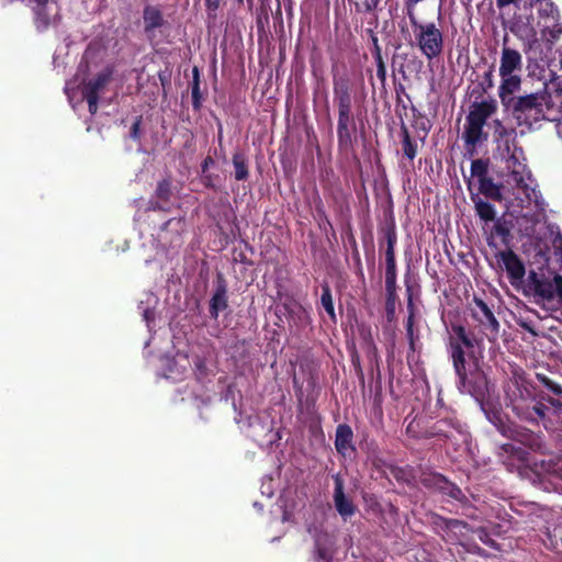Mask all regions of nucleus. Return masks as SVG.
I'll use <instances>...</instances> for the list:
<instances>
[{
  "mask_svg": "<svg viewBox=\"0 0 562 562\" xmlns=\"http://www.w3.org/2000/svg\"><path fill=\"white\" fill-rule=\"evenodd\" d=\"M522 150L507 156L506 182L508 191L503 204L508 215L516 220L519 229L529 236L544 211V201L537 190V183L525 164Z\"/></svg>",
  "mask_w": 562,
  "mask_h": 562,
  "instance_id": "nucleus-1",
  "label": "nucleus"
},
{
  "mask_svg": "<svg viewBox=\"0 0 562 562\" xmlns=\"http://www.w3.org/2000/svg\"><path fill=\"white\" fill-rule=\"evenodd\" d=\"M454 337L451 339V357L453 367L459 378L458 389L462 393L470 394L481 405L486 418L503 434L507 435L508 430L505 426L501 412L492 408L488 403H484L483 398L488 391L487 380L480 367L476 358L465 357L463 347L472 348L473 342L462 326L452 328Z\"/></svg>",
  "mask_w": 562,
  "mask_h": 562,
  "instance_id": "nucleus-2",
  "label": "nucleus"
},
{
  "mask_svg": "<svg viewBox=\"0 0 562 562\" xmlns=\"http://www.w3.org/2000/svg\"><path fill=\"white\" fill-rule=\"evenodd\" d=\"M522 57L513 48L504 46L501 53L498 74L501 85L498 97L505 106L510 105L514 93L518 92L521 86Z\"/></svg>",
  "mask_w": 562,
  "mask_h": 562,
  "instance_id": "nucleus-3",
  "label": "nucleus"
},
{
  "mask_svg": "<svg viewBox=\"0 0 562 562\" xmlns=\"http://www.w3.org/2000/svg\"><path fill=\"white\" fill-rule=\"evenodd\" d=\"M414 36L422 54L429 60L439 57L443 50V34L432 22L419 23L414 13H409Z\"/></svg>",
  "mask_w": 562,
  "mask_h": 562,
  "instance_id": "nucleus-4",
  "label": "nucleus"
},
{
  "mask_svg": "<svg viewBox=\"0 0 562 562\" xmlns=\"http://www.w3.org/2000/svg\"><path fill=\"white\" fill-rule=\"evenodd\" d=\"M528 288L537 301H541L551 308L562 306V277L546 278L531 271L528 276Z\"/></svg>",
  "mask_w": 562,
  "mask_h": 562,
  "instance_id": "nucleus-5",
  "label": "nucleus"
},
{
  "mask_svg": "<svg viewBox=\"0 0 562 562\" xmlns=\"http://www.w3.org/2000/svg\"><path fill=\"white\" fill-rule=\"evenodd\" d=\"M109 78L110 71L104 70L100 72L94 80L88 82L80 92L77 91L76 81L67 82L65 91L72 108L76 109L75 99L78 94V101L81 102L83 99H86L88 102L89 112L94 114L98 110V94L106 85Z\"/></svg>",
  "mask_w": 562,
  "mask_h": 562,
  "instance_id": "nucleus-6",
  "label": "nucleus"
},
{
  "mask_svg": "<svg viewBox=\"0 0 562 562\" xmlns=\"http://www.w3.org/2000/svg\"><path fill=\"white\" fill-rule=\"evenodd\" d=\"M518 119L540 121L547 117L549 110V98L546 93H533L520 97L517 100L513 98L510 105Z\"/></svg>",
  "mask_w": 562,
  "mask_h": 562,
  "instance_id": "nucleus-7",
  "label": "nucleus"
},
{
  "mask_svg": "<svg viewBox=\"0 0 562 562\" xmlns=\"http://www.w3.org/2000/svg\"><path fill=\"white\" fill-rule=\"evenodd\" d=\"M474 303L473 317L479 322L486 338L491 342H495L498 338L499 323L482 300L475 299Z\"/></svg>",
  "mask_w": 562,
  "mask_h": 562,
  "instance_id": "nucleus-8",
  "label": "nucleus"
},
{
  "mask_svg": "<svg viewBox=\"0 0 562 562\" xmlns=\"http://www.w3.org/2000/svg\"><path fill=\"white\" fill-rule=\"evenodd\" d=\"M495 136L497 142V157L504 167H507V156L514 154L515 150H522L515 146L513 139V133L508 132L499 121H495Z\"/></svg>",
  "mask_w": 562,
  "mask_h": 562,
  "instance_id": "nucleus-9",
  "label": "nucleus"
},
{
  "mask_svg": "<svg viewBox=\"0 0 562 562\" xmlns=\"http://www.w3.org/2000/svg\"><path fill=\"white\" fill-rule=\"evenodd\" d=\"M501 169H502L501 172H502V177H503L502 184H496L488 178H482L479 180V182H480L479 189H480V192L482 194H484L485 196L503 203L504 198H506V192L508 191V184L506 182L507 170L504 169V164H502Z\"/></svg>",
  "mask_w": 562,
  "mask_h": 562,
  "instance_id": "nucleus-10",
  "label": "nucleus"
},
{
  "mask_svg": "<svg viewBox=\"0 0 562 562\" xmlns=\"http://www.w3.org/2000/svg\"><path fill=\"white\" fill-rule=\"evenodd\" d=\"M501 260L512 283L520 282L525 276V267L520 259L509 250L501 254Z\"/></svg>",
  "mask_w": 562,
  "mask_h": 562,
  "instance_id": "nucleus-11",
  "label": "nucleus"
},
{
  "mask_svg": "<svg viewBox=\"0 0 562 562\" xmlns=\"http://www.w3.org/2000/svg\"><path fill=\"white\" fill-rule=\"evenodd\" d=\"M167 370L164 372L166 379L179 381L190 367L188 357L183 353H178L173 359H166Z\"/></svg>",
  "mask_w": 562,
  "mask_h": 562,
  "instance_id": "nucleus-12",
  "label": "nucleus"
},
{
  "mask_svg": "<svg viewBox=\"0 0 562 562\" xmlns=\"http://www.w3.org/2000/svg\"><path fill=\"white\" fill-rule=\"evenodd\" d=\"M497 109L495 100L482 101L480 103H474L471 106L470 113L467 117V121H472L474 123L485 125L486 120L495 113Z\"/></svg>",
  "mask_w": 562,
  "mask_h": 562,
  "instance_id": "nucleus-13",
  "label": "nucleus"
},
{
  "mask_svg": "<svg viewBox=\"0 0 562 562\" xmlns=\"http://www.w3.org/2000/svg\"><path fill=\"white\" fill-rule=\"evenodd\" d=\"M334 502L337 512L345 518L350 517L355 513V506L350 499L345 496L341 479L335 476Z\"/></svg>",
  "mask_w": 562,
  "mask_h": 562,
  "instance_id": "nucleus-14",
  "label": "nucleus"
},
{
  "mask_svg": "<svg viewBox=\"0 0 562 562\" xmlns=\"http://www.w3.org/2000/svg\"><path fill=\"white\" fill-rule=\"evenodd\" d=\"M333 536L324 532L315 538V547L317 551L318 562H330L333 559Z\"/></svg>",
  "mask_w": 562,
  "mask_h": 562,
  "instance_id": "nucleus-15",
  "label": "nucleus"
},
{
  "mask_svg": "<svg viewBox=\"0 0 562 562\" xmlns=\"http://www.w3.org/2000/svg\"><path fill=\"white\" fill-rule=\"evenodd\" d=\"M513 409L516 414L527 420H536L537 418H542L544 416V411L542 405H533L529 407L526 403V400L522 403H517L516 401H512Z\"/></svg>",
  "mask_w": 562,
  "mask_h": 562,
  "instance_id": "nucleus-16",
  "label": "nucleus"
},
{
  "mask_svg": "<svg viewBox=\"0 0 562 562\" xmlns=\"http://www.w3.org/2000/svg\"><path fill=\"white\" fill-rule=\"evenodd\" d=\"M352 431L347 425H339L336 430L335 447L341 454H347L351 449Z\"/></svg>",
  "mask_w": 562,
  "mask_h": 562,
  "instance_id": "nucleus-17",
  "label": "nucleus"
},
{
  "mask_svg": "<svg viewBox=\"0 0 562 562\" xmlns=\"http://www.w3.org/2000/svg\"><path fill=\"white\" fill-rule=\"evenodd\" d=\"M144 27L147 33L162 25L164 19L161 12L155 7H146L144 9Z\"/></svg>",
  "mask_w": 562,
  "mask_h": 562,
  "instance_id": "nucleus-18",
  "label": "nucleus"
},
{
  "mask_svg": "<svg viewBox=\"0 0 562 562\" xmlns=\"http://www.w3.org/2000/svg\"><path fill=\"white\" fill-rule=\"evenodd\" d=\"M483 137V125L467 121L464 139L468 145L475 146Z\"/></svg>",
  "mask_w": 562,
  "mask_h": 562,
  "instance_id": "nucleus-19",
  "label": "nucleus"
},
{
  "mask_svg": "<svg viewBox=\"0 0 562 562\" xmlns=\"http://www.w3.org/2000/svg\"><path fill=\"white\" fill-rule=\"evenodd\" d=\"M561 33L562 26L557 22V16H552L550 21H546L542 29V35L547 41L551 43L557 41Z\"/></svg>",
  "mask_w": 562,
  "mask_h": 562,
  "instance_id": "nucleus-20",
  "label": "nucleus"
},
{
  "mask_svg": "<svg viewBox=\"0 0 562 562\" xmlns=\"http://www.w3.org/2000/svg\"><path fill=\"white\" fill-rule=\"evenodd\" d=\"M475 203V211L481 220L485 222H492L495 218V210L492 204L488 202L483 201L482 199L477 198L474 200Z\"/></svg>",
  "mask_w": 562,
  "mask_h": 562,
  "instance_id": "nucleus-21",
  "label": "nucleus"
},
{
  "mask_svg": "<svg viewBox=\"0 0 562 562\" xmlns=\"http://www.w3.org/2000/svg\"><path fill=\"white\" fill-rule=\"evenodd\" d=\"M233 165L235 168V179L245 180L248 177L247 159L245 155L241 153L234 154Z\"/></svg>",
  "mask_w": 562,
  "mask_h": 562,
  "instance_id": "nucleus-22",
  "label": "nucleus"
},
{
  "mask_svg": "<svg viewBox=\"0 0 562 562\" xmlns=\"http://www.w3.org/2000/svg\"><path fill=\"white\" fill-rule=\"evenodd\" d=\"M321 301H322L323 307L325 308L327 314L330 316V318L335 319V308H334L331 293H330V290L328 286H325L323 289Z\"/></svg>",
  "mask_w": 562,
  "mask_h": 562,
  "instance_id": "nucleus-23",
  "label": "nucleus"
},
{
  "mask_svg": "<svg viewBox=\"0 0 562 562\" xmlns=\"http://www.w3.org/2000/svg\"><path fill=\"white\" fill-rule=\"evenodd\" d=\"M407 307H408V311H409V316H408L407 324H406V331H407V336H408V339H409V342H411V347L414 348V329H413V326H414L415 311H414V306H413L412 300H409Z\"/></svg>",
  "mask_w": 562,
  "mask_h": 562,
  "instance_id": "nucleus-24",
  "label": "nucleus"
},
{
  "mask_svg": "<svg viewBox=\"0 0 562 562\" xmlns=\"http://www.w3.org/2000/svg\"><path fill=\"white\" fill-rule=\"evenodd\" d=\"M538 11L547 16L546 21H550L552 16H557L555 8L550 0L541 1V3H539Z\"/></svg>",
  "mask_w": 562,
  "mask_h": 562,
  "instance_id": "nucleus-25",
  "label": "nucleus"
},
{
  "mask_svg": "<svg viewBox=\"0 0 562 562\" xmlns=\"http://www.w3.org/2000/svg\"><path fill=\"white\" fill-rule=\"evenodd\" d=\"M471 172H472V176L477 177L479 180L482 178H486L485 177V175H486L485 162L481 159L473 160L471 164Z\"/></svg>",
  "mask_w": 562,
  "mask_h": 562,
  "instance_id": "nucleus-26",
  "label": "nucleus"
},
{
  "mask_svg": "<svg viewBox=\"0 0 562 562\" xmlns=\"http://www.w3.org/2000/svg\"><path fill=\"white\" fill-rule=\"evenodd\" d=\"M502 450L504 451V453L509 454L510 458H516L519 461H522L525 459L524 451L519 447H516L513 443L503 445Z\"/></svg>",
  "mask_w": 562,
  "mask_h": 562,
  "instance_id": "nucleus-27",
  "label": "nucleus"
},
{
  "mask_svg": "<svg viewBox=\"0 0 562 562\" xmlns=\"http://www.w3.org/2000/svg\"><path fill=\"white\" fill-rule=\"evenodd\" d=\"M339 114L340 116H350V98L347 91L339 97Z\"/></svg>",
  "mask_w": 562,
  "mask_h": 562,
  "instance_id": "nucleus-28",
  "label": "nucleus"
},
{
  "mask_svg": "<svg viewBox=\"0 0 562 562\" xmlns=\"http://www.w3.org/2000/svg\"><path fill=\"white\" fill-rule=\"evenodd\" d=\"M403 151L408 159H414L416 156V145L412 143L409 136L406 134L403 140Z\"/></svg>",
  "mask_w": 562,
  "mask_h": 562,
  "instance_id": "nucleus-29",
  "label": "nucleus"
},
{
  "mask_svg": "<svg viewBox=\"0 0 562 562\" xmlns=\"http://www.w3.org/2000/svg\"><path fill=\"white\" fill-rule=\"evenodd\" d=\"M448 528L454 533H460L462 537H465L468 532L467 525L459 520H451L448 524Z\"/></svg>",
  "mask_w": 562,
  "mask_h": 562,
  "instance_id": "nucleus-30",
  "label": "nucleus"
},
{
  "mask_svg": "<svg viewBox=\"0 0 562 562\" xmlns=\"http://www.w3.org/2000/svg\"><path fill=\"white\" fill-rule=\"evenodd\" d=\"M170 193V183L166 180L158 183L156 194L159 199L167 200Z\"/></svg>",
  "mask_w": 562,
  "mask_h": 562,
  "instance_id": "nucleus-31",
  "label": "nucleus"
},
{
  "mask_svg": "<svg viewBox=\"0 0 562 562\" xmlns=\"http://www.w3.org/2000/svg\"><path fill=\"white\" fill-rule=\"evenodd\" d=\"M193 75H194V82H193V87H192V98H193L194 106H198L199 100H200V87H199V79H198L199 71H198L196 67L193 69Z\"/></svg>",
  "mask_w": 562,
  "mask_h": 562,
  "instance_id": "nucleus-32",
  "label": "nucleus"
},
{
  "mask_svg": "<svg viewBox=\"0 0 562 562\" xmlns=\"http://www.w3.org/2000/svg\"><path fill=\"white\" fill-rule=\"evenodd\" d=\"M386 263H387V279L390 278V274L392 273L393 274V270H394V257H393V251H392V248L390 247L387 249V254H386Z\"/></svg>",
  "mask_w": 562,
  "mask_h": 562,
  "instance_id": "nucleus-33",
  "label": "nucleus"
},
{
  "mask_svg": "<svg viewBox=\"0 0 562 562\" xmlns=\"http://www.w3.org/2000/svg\"><path fill=\"white\" fill-rule=\"evenodd\" d=\"M349 117L350 116H348V115H346V116H340L339 115V119H338V132H339L340 135L342 134V131H347Z\"/></svg>",
  "mask_w": 562,
  "mask_h": 562,
  "instance_id": "nucleus-34",
  "label": "nucleus"
},
{
  "mask_svg": "<svg viewBox=\"0 0 562 562\" xmlns=\"http://www.w3.org/2000/svg\"><path fill=\"white\" fill-rule=\"evenodd\" d=\"M131 137L137 139L139 137V122H135L131 130Z\"/></svg>",
  "mask_w": 562,
  "mask_h": 562,
  "instance_id": "nucleus-35",
  "label": "nucleus"
},
{
  "mask_svg": "<svg viewBox=\"0 0 562 562\" xmlns=\"http://www.w3.org/2000/svg\"><path fill=\"white\" fill-rule=\"evenodd\" d=\"M378 76L382 79L385 77V67L381 59L379 60L378 65Z\"/></svg>",
  "mask_w": 562,
  "mask_h": 562,
  "instance_id": "nucleus-36",
  "label": "nucleus"
},
{
  "mask_svg": "<svg viewBox=\"0 0 562 562\" xmlns=\"http://www.w3.org/2000/svg\"><path fill=\"white\" fill-rule=\"evenodd\" d=\"M214 164V160L211 157L204 159L202 164V171L205 172L210 166Z\"/></svg>",
  "mask_w": 562,
  "mask_h": 562,
  "instance_id": "nucleus-37",
  "label": "nucleus"
},
{
  "mask_svg": "<svg viewBox=\"0 0 562 562\" xmlns=\"http://www.w3.org/2000/svg\"><path fill=\"white\" fill-rule=\"evenodd\" d=\"M207 8L211 10H216L220 4V0H206Z\"/></svg>",
  "mask_w": 562,
  "mask_h": 562,
  "instance_id": "nucleus-38",
  "label": "nucleus"
},
{
  "mask_svg": "<svg viewBox=\"0 0 562 562\" xmlns=\"http://www.w3.org/2000/svg\"><path fill=\"white\" fill-rule=\"evenodd\" d=\"M262 493L267 494L269 497L273 495V490L271 488L270 484L266 486V484H262Z\"/></svg>",
  "mask_w": 562,
  "mask_h": 562,
  "instance_id": "nucleus-39",
  "label": "nucleus"
},
{
  "mask_svg": "<svg viewBox=\"0 0 562 562\" xmlns=\"http://www.w3.org/2000/svg\"><path fill=\"white\" fill-rule=\"evenodd\" d=\"M499 8L515 3L517 0H496Z\"/></svg>",
  "mask_w": 562,
  "mask_h": 562,
  "instance_id": "nucleus-40",
  "label": "nucleus"
},
{
  "mask_svg": "<svg viewBox=\"0 0 562 562\" xmlns=\"http://www.w3.org/2000/svg\"><path fill=\"white\" fill-rule=\"evenodd\" d=\"M143 315H144L145 321L149 325V321L153 317V312L147 307V308L144 310Z\"/></svg>",
  "mask_w": 562,
  "mask_h": 562,
  "instance_id": "nucleus-41",
  "label": "nucleus"
},
{
  "mask_svg": "<svg viewBox=\"0 0 562 562\" xmlns=\"http://www.w3.org/2000/svg\"><path fill=\"white\" fill-rule=\"evenodd\" d=\"M379 0H369L367 1L366 5L367 9L371 10L374 9L378 5Z\"/></svg>",
  "mask_w": 562,
  "mask_h": 562,
  "instance_id": "nucleus-42",
  "label": "nucleus"
},
{
  "mask_svg": "<svg viewBox=\"0 0 562 562\" xmlns=\"http://www.w3.org/2000/svg\"><path fill=\"white\" fill-rule=\"evenodd\" d=\"M221 302H222V297H221V296H217V295H216V296H214V297H213L212 307H213L214 310H216V308L218 307V305H220V303H221Z\"/></svg>",
  "mask_w": 562,
  "mask_h": 562,
  "instance_id": "nucleus-43",
  "label": "nucleus"
},
{
  "mask_svg": "<svg viewBox=\"0 0 562 562\" xmlns=\"http://www.w3.org/2000/svg\"><path fill=\"white\" fill-rule=\"evenodd\" d=\"M555 92H557V97L562 100V81H560L558 83Z\"/></svg>",
  "mask_w": 562,
  "mask_h": 562,
  "instance_id": "nucleus-44",
  "label": "nucleus"
},
{
  "mask_svg": "<svg viewBox=\"0 0 562 562\" xmlns=\"http://www.w3.org/2000/svg\"><path fill=\"white\" fill-rule=\"evenodd\" d=\"M507 397H509V398H510V402H512V401H516L517 403H522V401H525L524 398H521V400L512 398V397H510V394H507Z\"/></svg>",
  "mask_w": 562,
  "mask_h": 562,
  "instance_id": "nucleus-45",
  "label": "nucleus"
},
{
  "mask_svg": "<svg viewBox=\"0 0 562 562\" xmlns=\"http://www.w3.org/2000/svg\"><path fill=\"white\" fill-rule=\"evenodd\" d=\"M533 43H536V40L533 42L528 43V47L526 48V52L532 49Z\"/></svg>",
  "mask_w": 562,
  "mask_h": 562,
  "instance_id": "nucleus-46",
  "label": "nucleus"
},
{
  "mask_svg": "<svg viewBox=\"0 0 562 562\" xmlns=\"http://www.w3.org/2000/svg\"><path fill=\"white\" fill-rule=\"evenodd\" d=\"M150 301H154V302H155V301H156L155 296H150V297L148 299V303H150Z\"/></svg>",
  "mask_w": 562,
  "mask_h": 562,
  "instance_id": "nucleus-47",
  "label": "nucleus"
},
{
  "mask_svg": "<svg viewBox=\"0 0 562 562\" xmlns=\"http://www.w3.org/2000/svg\"><path fill=\"white\" fill-rule=\"evenodd\" d=\"M488 86H490V87H492V86H493V81H492V79H490Z\"/></svg>",
  "mask_w": 562,
  "mask_h": 562,
  "instance_id": "nucleus-48",
  "label": "nucleus"
},
{
  "mask_svg": "<svg viewBox=\"0 0 562 562\" xmlns=\"http://www.w3.org/2000/svg\"><path fill=\"white\" fill-rule=\"evenodd\" d=\"M559 133H562V127L560 128Z\"/></svg>",
  "mask_w": 562,
  "mask_h": 562,
  "instance_id": "nucleus-49",
  "label": "nucleus"
}]
</instances>
